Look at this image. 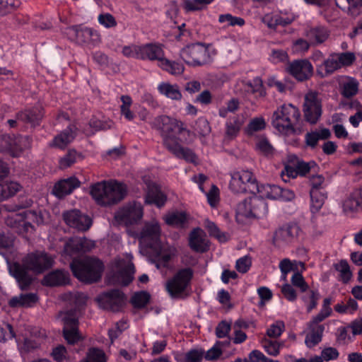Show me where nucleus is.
Returning a JSON list of instances; mask_svg holds the SVG:
<instances>
[{"mask_svg":"<svg viewBox=\"0 0 362 362\" xmlns=\"http://www.w3.org/2000/svg\"><path fill=\"white\" fill-rule=\"evenodd\" d=\"M319 293L317 291L310 290L303 297V300L307 306L308 312L311 311L317 304Z\"/></svg>","mask_w":362,"mask_h":362,"instance_id":"obj_59","label":"nucleus"},{"mask_svg":"<svg viewBox=\"0 0 362 362\" xmlns=\"http://www.w3.org/2000/svg\"><path fill=\"white\" fill-rule=\"evenodd\" d=\"M360 207L361 202L358 197L354 196L347 197L341 204V208L344 214L346 216L351 218L358 212Z\"/></svg>","mask_w":362,"mask_h":362,"instance_id":"obj_36","label":"nucleus"},{"mask_svg":"<svg viewBox=\"0 0 362 362\" xmlns=\"http://www.w3.org/2000/svg\"><path fill=\"white\" fill-rule=\"evenodd\" d=\"M63 218L67 225L78 230H86L92 224L89 216L76 209L64 212Z\"/></svg>","mask_w":362,"mask_h":362,"instance_id":"obj_17","label":"nucleus"},{"mask_svg":"<svg viewBox=\"0 0 362 362\" xmlns=\"http://www.w3.org/2000/svg\"><path fill=\"white\" fill-rule=\"evenodd\" d=\"M306 36L311 43L319 44L326 40L328 37V33L322 27H315L307 30Z\"/></svg>","mask_w":362,"mask_h":362,"instance_id":"obj_40","label":"nucleus"},{"mask_svg":"<svg viewBox=\"0 0 362 362\" xmlns=\"http://www.w3.org/2000/svg\"><path fill=\"white\" fill-rule=\"evenodd\" d=\"M295 161H293L292 155L288 156V161L285 164L284 170L281 171V175L282 179L285 182H288L291 178H296L298 176Z\"/></svg>","mask_w":362,"mask_h":362,"instance_id":"obj_44","label":"nucleus"},{"mask_svg":"<svg viewBox=\"0 0 362 362\" xmlns=\"http://www.w3.org/2000/svg\"><path fill=\"white\" fill-rule=\"evenodd\" d=\"M161 230L158 222L153 219L146 222L138 235L141 252L148 253L147 249L152 250L160 245Z\"/></svg>","mask_w":362,"mask_h":362,"instance_id":"obj_9","label":"nucleus"},{"mask_svg":"<svg viewBox=\"0 0 362 362\" xmlns=\"http://www.w3.org/2000/svg\"><path fill=\"white\" fill-rule=\"evenodd\" d=\"M287 71L299 81L310 78L313 73V67L306 59L296 60L288 64Z\"/></svg>","mask_w":362,"mask_h":362,"instance_id":"obj_19","label":"nucleus"},{"mask_svg":"<svg viewBox=\"0 0 362 362\" xmlns=\"http://www.w3.org/2000/svg\"><path fill=\"white\" fill-rule=\"evenodd\" d=\"M158 90L160 94L171 100H178L182 98L180 88L175 84L163 82L158 86Z\"/></svg>","mask_w":362,"mask_h":362,"instance_id":"obj_37","label":"nucleus"},{"mask_svg":"<svg viewBox=\"0 0 362 362\" xmlns=\"http://www.w3.org/2000/svg\"><path fill=\"white\" fill-rule=\"evenodd\" d=\"M266 127V122L263 117H255L250 121L245 128V133L248 135H253L256 132L263 130Z\"/></svg>","mask_w":362,"mask_h":362,"instance_id":"obj_50","label":"nucleus"},{"mask_svg":"<svg viewBox=\"0 0 362 362\" xmlns=\"http://www.w3.org/2000/svg\"><path fill=\"white\" fill-rule=\"evenodd\" d=\"M324 327L320 325H310L305 343L309 348L315 346L322 339Z\"/></svg>","mask_w":362,"mask_h":362,"instance_id":"obj_32","label":"nucleus"},{"mask_svg":"<svg viewBox=\"0 0 362 362\" xmlns=\"http://www.w3.org/2000/svg\"><path fill=\"white\" fill-rule=\"evenodd\" d=\"M285 330V324L281 320H277L269 325L267 329V335L271 338H278Z\"/></svg>","mask_w":362,"mask_h":362,"instance_id":"obj_55","label":"nucleus"},{"mask_svg":"<svg viewBox=\"0 0 362 362\" xmlns=\"http://www.w3.org/2000/svg\"><path fill=\"white\" fill-rule=\"evenodd\" d=\"M84 158L81 153L77 152L74 149L69 150V152L59 160L60 167L66 168L72 164L83 160Z\"/></svg>","mask_w":362,"mask_h":362,"instance_id":"obj_43","label":"nucleus"},{"mask_svg":"<svg viewBox=\"0 0 362 362\" xmlns=\"http://www.w3.org/2000/svg\"><path fill=\"white\" fill-rule=\"evenodd\" d=\"M42 341L41 337H35L30 335V337L23 334H18L16 337V342L21 352L29 351L31 349L38 347Z\"/></svg>","mask_w":362,"mask_h":362,"instance_id":"obj_28","label":"nucleus"},{"mask_svg":"<svg viewBox=\"0 0 362 362\" xmlns=\"http://www.w3.org/2000/svg\"><path fill=\"white\" fill-rule=\"evenodd\" d=\"M331 132L327 129H322L320 131L312 132L305 135L307 146L314 148L320 139H325L330 136Z\"/></svg>","mask_w":362,"mask_h":362,"instance_id":"obj_42","label":"nucleus"},{"mask_svg":"<svg viewBox=\"0 0 362 362\" xmlns=\"http://www.w3.org/2000/svg\"><path fill=\"white\" fill-rule=\"evenodd\" d=\"M60 318L64 322V336L69 344H75L81 336L77 329V318L73 313H61Z\"/></svg>","mask_w":362,"mask_h":362,"instance_id":"obj_15","label":"nucleus"},{"mask_svg":"<svg viewBox=\"0 0 362 362\" xmlns=\"http://www.w3.org/2000/svg\"><path fill=\"white\" fill-rule=\"evenodd\" d=\"M300 119V114L296 107L284 104L273 113L272 124L279 134L287 136L301 132Z\"/></svg>","mask_w":362,"mask_h":362,"instance_id":"obj_3","label":"nucleus"},{"mask_svg":"<svg viewBox=\"0 0 362 362\" xmlns=\"http://www.w3.org/2000/svg\"><path fill=\"white\" fill-rule=\"evenodd\" d=\"M209 243L205 232L201 228H195L190 233L189 245L192 250L198 252H204L209 249Z\"/></svg>","mask_w":362,"mask_h":362,"instance_id":"obj_22","label":"nucleus"},{"mask_svg":"<svg viewBox=\"0 0 362 362\" xmlns=\"http://www.w3.org/2000/svg\"><path fill=\"white\" fill-rule=\"evenodd\" d=\"M268 214V207L257 193L246 198L237 206V214L250 218H263Z\"/></svg>","mask_w":362,"mask_h":362,"instance_id":"obj_7","label":"nucleus"},{"mask_svg":"<svg viewBox=\"0 0 362 362\" xmlns=\"http://www.w3.org/2000/svg\"><path fill=\"white\" fill-rule=\"evenodd\" d=\"M216 54L212 46L197 43L184 47L180 52V57L190 66H201L209 62Z\"/></svg>","mask_w":362,"mask_h":362,"instance_id":"obj_6","label":"nucleus"},{"mask_svg":"<svg viewBox=\"0 0 362 362\" xmlns=\"http://www.w3.org/2000/svg\"><path fill=\"white\" fill-rule=\"evenodd\" d=\"M338 54H332L322 63L316 64L317 74L322 78L326 77L337 69L341 68L339 62Z\"/></svg>","mask_w":362,"mask_h":362,"instance_id":"obj_25","label":"nucleus"},{"mask_svg":"<svg viewBox=\"0 0 362 362\" xmlns=\"http://www.w3.org/2000/svg\"><path fill=\"white\" fill-rule=\"evenodd\" d=\"M128 324L125 320L118 322L114 328L109 330L108 334L111 341L112 342L122 331L127 329Z\"/></svg>","mask_w":362,"mask_h":362,"instance_id":"obj_64","label":"nucleus"},{"mask_svg":"<svg viewBox=\"0 0 362 362\" xmlns=\"http://www.w3.org/2000/svg\"><path fill=\"white\" fill-rule=\"evenodd\" d=\"M357 302L350 298L346 304H337L334 306V310L341 314H354L358 309Z\"/></svg>","mask_w":362,"mask_h":362,"instance_id":"obj_53","label":"nucleus"},{"mask_svg":"<svg viewBox=\"0 0 362 362\" xmlns=\"http://www.w3.org/2000/svg\"><path fill=\"white\" fill-rule=\"evenodd\" d=\"M81 362H106V356L100 349H91L89 350L86 358Z\"/></svg>","mask_w":362,"mask_h":362,"instance_id":"obj_57","label":"nucleus"},{"mask_svg":"<svg viewBox=\"0 0 362 362\" xmlns=\"http://www.w3.org/2000/svg\"><path fill=\"white\" fill-rule=\"evenodd\" d=\"M152 125L160 132L164 144L170 151L188 162H196L194 153L180 146V143H187L192 140L189 131L184 127L180 121L167 116H160L154 119Z\"/></svg>","mask_w":362,"mask_h":362,"instance_id":"obj_1","label":"nucleus"},{"mask_svg":"<svg viewBox=\"0 0 362 362\" xmlns=\"http://www.w3.org/2000/svg\"><path fill=\"white\" fill-rule=\"evenodd\" d=\"M186 220V214L182 212H172L165 216L166 223L171 226H182Z\"/></svg>","mask_w":362,"mask_h":362,"instance_id":"obj_51","label":"nucleus"},{"mask_svg":"<svg viewBox=\"0 0 362 362\" xmlns=\"http://www.w3.org/2000/svg\"><path fill=\"white\" fill-rule=\"evenodd\" d=\"M6 172L0 169V202L8 199L15 195L21 189V185L16 182L5 178Z\"/></svg>","mask_w":362,"mask_h":362,"instance_id":"obj_21","label":"nucleus"},{"mask_svg":"<svg viewBox=\"0 0 362 362\" xmlns=\"http://www.w3.org/2000/svg\"><path fill=\"white\" fill-rule=\"evenodd\" d=\"M9 273L16 279L21 289L26 287L31 281L28 270L35 273H41L50 267L53 258L43 251H36L29 254L24 260L23 267L17 263L11 264L6 259Z\"/></svg>","mask_w":362,"mask_h":362,"instance_id":"obj_2","label":"nucleus"},{"mask_svg":"<svg viewBox=\"0 0 362 362\" xmlns=\"http://www.w3.org/2000/svg\"><path fill=\"white\" fill-rule=\"evenodd\" d=\"M305 117L310 123H315L322 114L321 99L317 93L310 91L305 94L303 103Z\"/></svg>","mask_w":362,"mask_h":362,"instance_id":"obj_14","label":"nucleus"},{"mask_svg":"<svg viewBox=\"0 0 362 362\" xmlns=\"http://www.w3.org/2000/svg\"><path fill=\"white\" fill-rule=\"evenodd\" d=\"M98 21L103 27L110 29L115 28L117 25L115 18L109 13H103L98 16Z\"/></svg>","mask_w":362,"mask_h":362,"instance_id":"obj_58","label":"nucleus"},{"mask_svg":"<svg viewBox=\"0 0 362 362\" xmlns=\"http://www.w3.org/2000/svg\"><path fill=\"white\" fill-rule=\"evenodd\" d=\"M218 21L220 23H226L228 25L232 26H242L245 24V21L242 18L233 16L229 13L221 15Z\"/></svg>","mask_w":362,"mask_h":362,"instance_id":"obj_61","label":"nucleus"},{"mask_svg":"<svg viewBox=\"0 0 362 362\" xmlns=\"http://www.w3.org/2000/svg\"><path fill=\"white\" fill-rule=\"evenodd\" d=\"M341 94L346 98L356 95L358 90V83L351 77H344L340 81Z\"/></svg>","mask_w":362,"mask_h":362,"instance_id":"obj_39","label":"nucleus"},{"mask_svg":"<svg viewBox=\"0 0 362 362\" xmlns=\"http://www.w3.org/2000/svg\"><path fill=\"white\" fill-rule=\"evenodd\" d=\"M94 246L95 243L92 240L82 238H74L66 243L64 255L71 256L76 252L89 250Z\"/></svg>","mask_w":362,"mask_h":362,"instance_id":"obj_23","label":"nucleus"},{"mask_svg":"<svg viewBox=\"0 0 362 362\" xmlns=\"http://www.w3.org/2000/svg\"><path fill=\"white\" fill-rule=\"evenodd\" d=\"M163 51L160 46L155 44L141 45V59L158 60L163 59Z\"/></svg>","mask_w":362,"mask_h":362,"instance_id":"obj_27","label":"nucleus"},{"mask_svg":"<svg viewBox=\"0 0 362 362\" xmlns=\"http://www.w3.org/2000/svg\"><path fill=\"white\" fill-rule=\"evenodd\" d=\"M206 197L207 202L211 207L216 208L220 200L219 189L214 185H211L208 192H203Z\"/></svg>","mask_w":362,"mask_h":362,"instance_id":"obj_54","label":"nucleus"},{"mask_svg":"<svg viewBox=\"0 0 362 362\" xmlns=\"http://www.w3.org/2000/svg\"><path fill=\"white\" fill-rule=\"evenodd\" d=\"M214 0H185L183 6L187 11H198L202 9L206 5L209 4Z\"/></svg>","mask_w":362,"mask_h":362,"instance_id":"obj_56","label":"nucleus"},{"mask_svg":"<svg viewBox=\"0 0 362 362\" xmlns=\"http://www.w3.org/2000/svg\"><path fill=\"white\" fill-rule=\"evenodd\" d=\"M122 105L120 106L122 115L128 120L131 121L134 118V112L130 110L132 104L131 98L128 95L121 97Z\"/></svg>","mask_w":362,"mask_h":362,"instance_id":"obj_52","label":"nucleus"},{"mask_svg":"<svg viewBox=\"0 0 362 362\" xmlns=\"http://www.w3.org/2000/svg\"><path fill=\"white\" fill-rule=\"evenodd\" d=\"M159 66L173 75L181 74L184 71V67L182 64L175 62H170L165 58L160 60Z\"/></svg>","mask_w":362,"mask_h":362,"instance_id":"obj_48","label":"nucleus"},{"mask_svg":"<svg viewBox=\"0 0 362 362\" xmlns=\"http://www.w3.org/2000/svg\"><path fill=\"white\" fill-rule=\"evenodd\" d=\"M78 36V43L80 44L86 42L97 44L100 42V33L90 28L81 27Z\"/></svg>","mask_w":362,"mask_h":362,"instance_id":"obj_38","label":"nucleus"},{"mask_svg":"<svg viewBox=\"0 0 362 362\" xmlns=\"http://www.w3.org/2000/svg\"><path fill=\"white\" fill-rule=\"evenodd\" d=\"M292 158L293 161H295L298 175H305L310 169L315 165L314 162L305 163L303 161H300L295 155H292Z\"/></svg>","mask_w":362,"mask_h":362,"instance_id":"obj_63","label":"nucleus"},{"mask_svg":"<svg viewBox=\"0 0 362 362\" xmlns=\"http://www.w3.org/2000/svg\"><path fill=\"white\" fill-rule=\"evenodd\" d=\"M245 118L243 115H237L230 119L226 124V134L230 139H234L238 136L239 132L245 123Z\"/></svg>","mask_w":362,"mask_h":362,"instance_id":"obj_29","label":"nucleus"},{"mask_svg":"<svg viewBox=\"0 0 362 362\" xmlns=\"http://www.w3.org/2000/svg\"><path fill=\"white\" fill-rule=\"evenodd\" d=\"M25 140V139H18V141H13L9 136H4L0 141V151L8 152L13 156H18L20 152L18 150V146Z\"/></svg>","mask_w":362,"mask_h":362,"instance_id":"obj_34","label":"nucleus"},{"mask_svg":"<svg viewBox=\"0 0 362 362\" xmlns=\"http://www.w3.org/2000/svg\"><path fill=\"white\" fill-rule=\"evenodd\" d=\"M193 270L189 267L179 269L165 283V289L172 298L182 297L190 285L193 277Z\"/></svg>","mask_w":362,"mask_h":362,"instance_id":"obj_8","label":"nucleus"},{"mask_svg":"<svg viewBox=\"0 0 362 362\" xmlns=\"http://www.w3.org/2000/svg\"><path fill=\"white\" fill-rule=\"evenodd\" d=\"M132 259L131 254H125L113 262L112 270L117 274L115 281L118 284L127 285L132 281L135 269Z\"/></svg>","mask_w":362,"mask_h":362,"instance_id":"obj_11","label":"nucleus"},{"mask_svg":"<svg viewBox=\"0 0 362 362\" xmlns=\"http://www.w3.org/2000/svg\"><path fill=\"white\" fill-rule=\"evenodd\" d=\"M157 255L156 266L158 269L168 267L169 262L174 258L177 254V248L174 245L168 243H160V245L151 250Z\"/></svg>","mask_w":362,"mask_h":362,"instance_id":"obj_18","label":"nucleus"},{"mask_svg":"<svg viewBox=\"0 0 362 362\" xmlns=\"http://www.w3.org/2000/svg\"><path fill=\"white\" fill-rule=\"evenodd\" d=\"M18 0H0V18L18 7Z\"/></svg>","mask_w":362,"mask_h":362,"instance_id":"obj_60","label":"nucleus"},{"mask_svg":"<svg viewBox=\"0 0 362 362\" xmlns=\"http://www.w3.org/2000/svg\"><path fill=\"white\" fill-rule=\"evenodd\" d=\"M97 300L103 308L117 311L124 305L125 299L121 291L114 290L100 294L98 296Z\"/></svg>","mask_w":362,"mask_h":362,"instance_id":"obj_16","label":"nucleus"},{"mask_svg":"<svg viewBox=\"0 0 362 362\" xmlns=\"http://www.w3.org/2000/svg\"><path fill=\"white\" fill-rule=\"evenodd\" d=\"M75 127H69L59 135L54 137L52 146L64 148L71 143L76 136Z\"/></svg>","mask_w":362,"mask_h":362,"instance_id":"obj_30","label":"nucleus"},{"mask_svg":"<svg viewBox=\"0 0 362 362\" xmlns=\"http://www.w3.org/2000/svg\"><path fill=\"white\" fill-rule=\"evenodd\" d=\"M256 151L266 156H271L274 153V148L268 139L264 136L259 137L255 142Z\"/></svg>","mask_w":362,"mask_h":362,"instance_id":"obj_45","label":"nucleus"},{"mask_svg":"<svg viewBox=\"0 0 362 362\" xmlns=\"http://www.w3.org/2000/svg\"><path fill=\"white\" fill-rule=\"evenodd\" d=\"M144 181L148 186L146 202L149 204H155L158 207L163 206L166 202V196L153 182L148 181L146 177H144Z\"/></svg>","mask_w":362,"mask_h":362,"instance_id":"obj_24","label":"nucleus"},{"mask_svg":"<svg viewBox=\"0 0 362 362\" xmlns=\"http://www.w3.org/2000/svg\"><path fill=\"white\" fill-rule=\"evenodd\" d=\"M262 346L269 355L276 356L279 354L280 349L284 347V341H272L264 339L262 341Z\"/></svg>","mask_w":362,"mask_h":362,"instance_id":"obj_46","label":"nucleus"},{"mask_svg":"<svg viewBox=\"0 0 362 362\" xmlns=\"http://www.w3.org/2000/svg\"><path fill=\"white\" fill-rule=\"evenodd\" d=\"M257 193L262 199H279L281 201H290L294 198V193L288 189H282L275 185H261L257 183L255 188Z\"/></svg>","mask_w":362,"mask_h":362,"instance_id":"obj_13","label":"nucleus"},{"mask_svg":"<svg viewBox=\"0 0 362 362\" xmlns=\"http://www.w3.org/2000/svg\"><path fill=\"white\" fill-rule=\"evenodd\" d=\"M204 227L208 230V232L211 236H214L220 242L223 243L228 240L229 236L228 234L221 233L216 224L209 221V219H206L204 222Z\"/></svg>","mask_w":362,"mask_h":362,"instance_id":"obj_49","label":"nucleus"},{"mask_svg":"<svg viewBox=\"0 0 362 362\" xmlns=\"http://www.w3.org/2000/svg\"><path fill=\"white\" fill-rule=\"evenodd\" d=\"M74 275L81 281L91 283L98 281L104 269L101 261L95 258L86 257L74 259L71 264Z\"/></svg>","mask_w":362,"mask_h":362,"instance_id":"obj_5","label":"nucleus"},{"mask_svg":"<svg viewBox=\"0 0 362 362\" xmlns=\"http://www.w3.org/2000/svg\"><path fill=\"white\" fill-rule=\"evenodd\" d=\"M230 188L235 193L249 192L255 193L257 182L251 171L238 170L230 174Z\"/></svg>","mask_w":362,"mask_h":362,"instance_id":"obj_10","label":"nucleus"},{"mask_svg":"<svg viewBox=\"0 0 362 362\" xmlns=\"http://www.w3.org/2000/svg\"><path fill=\"white\" fill-rule=\"evenodd\" d=\"M149 298L150 296L146 292L136 293L132 298V303L136 308H142L147 304Z\"/></svg>","mask_w":362,"mask_h":362,"instance_id":"obj_62","label":"nucleus"},{"mask_svg":"<svg viewBox=\"0 0 362 362\" xmlns=\"http://www.w3.org/2000/svg\"><path fill=\"white\" fill-rule=\"evenodd\" d=\"M300 233V228L297 224H288L275 231L273 241L275 244L289 243L296 238Z\"/></svg>","mask_w":362,"mask_h":362,"instance_id":"obj_20","label":"nucleus"},{"mask_svg":"<svg viewBox=\"0 0 362 362\" xmlns=\"http://www.w3.org/2000/svg\"><path fill=\"white\" fill-rule=\"evenodd\" d=\"M80 185V182L75 177H71L57 182L53 188V194L62 198L71 193L73 190Z\"/></svg>","mask_w":362,"mask_h":362,"instance_id":"obj_26","label":"nucleus"},{"mask_svg":"<svg viewBox=\"0 0 362 362\" xmlns=\"http://www.w3.org/2000/svg\"><path fill=\"white\" fill-rule=\"evenodd\" d=\"M334 268L339 274V279L344 282L347 283L352 277V273L350 270V267L346 260H341L334 264Z\"/></svg>","mask_w":362,"mask_h":362,"instance_id":"obj_47","label":"nucleus"},{"mask_svg":"<svg viewBox=\"0 0 362 362\" xmlns=\"http://www.w3.org/2000/svg\"><path fill=\"white\" fill-rule=\"evenodd\" d=\"M204 351L202 349L196 348L186 353H176L175 358L177 362H201Z\"/></svg>","mask_w":362,"mask_h":362,"instance_id":"obj_33","label":"nucleus"},{"mask_svg":"<svg viewBox=\"0 0 362 362\" xmlns=\"http://www.w3.org/2000/svg\"><path fill=\"white\" fill-rule=\"evenodd\" d=\"M143 217V207L141 204L136 202L129 203L119 210L115 215V221L124 225L136 223Z\"/></svg>","mask_w":362,"mask_h":362,"instance_id":"obj_12","label":"nucleus"},{"mask_svg":"<svg viewBox=\"0 0 362 362\" xmlns=\"http://www.w3.org/2000/svg\"><path fill=\"white\" fill-rule=\"evenodd\" d=\"M69 274L62 270H57L46 275L43 279V284L46 286H59L68 283Z\"/></svg>","mask_w":362,"mask_h":362,"instance_id":"obj_31","label":"nucleus"},{"mask_svg":"<svg viewBox=\"0 0 362 362\" xmlns=\"http://www.w3.org/2000/svg\"><path fill=\"white\" fill-rule=\"evenodd\" d=\"M311 204L310 209L312 213H317L322 207L327 195L324 192L312 189L310 191Z\"/></svg>","mask_w":362,"mask_h":362,"instance_id":"obj_41","label":"nucleus"},{"mask_svg":"<svg viewBox=\"0 0 362 362\" xmlns=\"http://www.w3.org/2000/svg\"><path fill=\"white\" fill-rule=\"evenodd\" d=\"M90 193L98 205L109 206L117 204L124 198L127 187L115 180L103 181L93 185Z\"/></svg>","mask_w":362,"mask_h":362,"instance_id":"obj_4","label":"nucleus"},{"mask_svg":"<svg viewBox=\"0 0 362 362\" xmlns=\"http://www.w3.org/2000/svg\"><path fill=\"white\" fill-rule=\"evenodd\" d=\"M37 300V296L34 293L21 294L10 299L8 304L11 307H31Z\"/></svg>","mask_w":362,"mask_h":362,"instance_id":"obj_35","label":"nucleus"}]
</instances>
